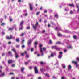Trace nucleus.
Masks as SVG:
<instances>
[{
  "instance_id": "09e8293b",
  "label": "nucleus",
  "mask_w": 79,
  "mask_h": 79,
  "mask_svg": "<svg viewBox=\"0 0 79 79\" xmlns=\"http://www.w3.org/2000/svg\"><path fill=\"white\" fill-rule=\"evenodd\" d=\"M55 30H57L58 29V27H56L55 28Z\"/></svg>"
},
{
  "instance_id": "864d4df0",
  "label": "nucleus",
  "mask_w": 79,
  "mask_h": 79,
  "mask_svg": "<svg viewBox=\"0 0 79 79\" xmlns=\"http://www.w3.org/2000/svg\"><path fill=\"white\" fill-rule=\"evenodd\" d=\"M18 2H21V0H18Z\"/></svg>"
},
{
  "instance_id": "c756f323",
  "label": "nucleus",
  "mask_w": 79,
  "mask_h": 79,
  "mask_svg": "<svg viewBox=\"0 0 79 79\" xmlns=\"http://www.w3.org/2000/svg\"><path fill=\"white\" fill-rule=\"evenodd\" d=\"M49 43L51 44H52V42L51 40H49Z\"/></svg>"
},
{
  "instance_id": "603ef678",
  "label": "nucleus",
  "mask_w": 79,
  "mask_h": 79,
  "mask_svg": "<svg viewBox=\"0 0 79 79\" xmlns=\"http://www.w3.org/2000/svg\"><path fill=\"white\" fill-rule=\"evenodd\" d=\"M27 51H25V54H27Z\"/></svg>"
},
{
  "instance_id": "7c9ffc66",
  "label": "nucleus",
  "mask_w": 79,
  "mask_h": 79,
  "mask_svg": "<svg viewBox=\"0 0 79 79\" xmlns=\"http://www.w3.org/2000/svg\"><path fill=\"white\" fill-rule=\"evenodd\" d=\"M4 25H5V23H2L1 25V26H4Z\"/></svg>"
},
{
  "instance_id": "72a5a7b5",
  "label": "nucleus",
  "mask_w": 79,
  "mask_h": 79,
  "mask_svg": "<svg viewBox=\"0 0 79 79\" xmlns=\"http://www.w3.org/2000/svg\"><path fill=\"white\" fill-rule=\"evenodd\" d=\"M8 53L9 55H11V52L10 51L8 52Z\"/></svg>"
},
{
  "instance_id": "0e129e2a",
  "label": "nucleus",
  "mask_w": 79,
  "mask_h": 79,
  "mask_svg": "<svg viewBox=\"0 0 79 79\" xmlns=\"http://www.w3.org/2000/svg\"><path fill=\"white\" fill-rule=\"evenodd\" d=\"M77 12H78V13L79 12V8H78V9L77 10Z\"/></svg>"
},
{
  "instance_id": "20e7f679",
  "label": "nucleus",
  "mask_w": 79,
  "mask_h": 79,
  "mask_svg": "<svg viewBox=\"0 0 79 79\" xmlns=\"http://www.w3.org/2000/svg\"><path fill=\"white\" fill-rule=\"evenodd\" d=\"M34 71L35 73V74H38L39 72L38 71V69H37V67L36 66L35 67Z\"/></svg>"
},
{
  "instance_id": "9b49d317",
  "label": "nucleus",
  "mask_w": 79,
  "mask_h": 79,
  "mask_svg": "<svg viewBox=\"0 0 79 79\" xmlns=\"http://www.w3.org/2000/svg\"><path fill=\"white\" fill-rule=\"evenodd\" d=\"M36 25L34 26L33 27L34 28V29H36V28H37V26L38 25V22H37L36 24Z\"/></svg>"
},
{
  "instance_id": "5701e85b",
  "label": "nucleus",
  "mask_w": 79,
  "mask_h": 79,
  "mask_svg": "<svg viewBox=\"0 0 79 79\" xmlns=\"http://www.w3.org/2000/svg\"><path fill=\"white\" fill-rule=\"evenodd\" d=\"M62 66L63 68H66V66L64 64H63Z\"/></svg>"
},
{
  "instance_id": "c03bdc74",
  "label": "nucleus",
  "mask_w": 79,
  "mask_h": 79,
  "mask_svg": "<svg viewBox=\"0 0 79 79\" xmlns=\"http://www.w3.org/2000/svg\"><path fill=\"white\" fill-rule=\"evenodd\" d=\"M70 14H73V12H72V11H71L70 12Z\"/></svg>"
},
{
  "instance_id": "cd10ccee",
  "label": "nucleus",
  "mask_w": 79,
  "mask_h": 79,
  "mask_svg": "<svg viewBox=\"0 0 79 79\" xmlns=\"http://www.w3.org/2000/svg\"><path fill=\"white\" fill-rule=\"evenodd\" d=\"M61 34L60 33H58V36L59 37H60L61 36Z\"/></svg>"
},
{
  "instance_id": "680f3d73",
  "label": "nucleus",
  "mask_w": 79,
  "mask_h": 79,
  "mask_svg": "<svg viewBox=\"0 0 79 79\" xmlns=\"http://www.w3.org/2000/svg\"><path fill=\"white\" fill-rule=\"evenodd\" d=\"M61 79H64V77H62Z\"/></svg>"
},
{
  "instance_id": "338daca9",
  "label": "nucleus",
  "mask_w": 79,
  "mask_h": 79,
  "mask_svg": "<svg viewBox=\"0 0 79 79\" xmlns=\"http://www.w3.org/2000/svg\"><path fill=\"white\" fill-rule=\"evenodd\" d=\"M38 79H41V77H39Z\"/></svg>"
},
{
  "instance_id": "6e6552de",
  "label": "nucleus",
  "mask_w": 79,
  "mask_h": 79,
  "mask_svg": "<svg viewBox=\"0 0 79 79\" xmlns=\"http://www.w3.org/2000/svg\"><path fill=\"white\" fill-rule=\"evenodd\" d=\"M6 38L7 39H13V37L12 36V35H10V37L8 36H6Z\"/></svg>"
},
{
  "instance_id": "6e6d98bb",
  "label": "nucleus",
  "mask_w": 79,
  "mask_h": 79,
  "mask_svg": "<svg viewBox=\"0 0 79 79\" xmlns=\"http://www.w3.org/2000/svg\"><path fill=\"white\" fill-rule=\"evenodd\" d=\"M25 15L26 16H27V14H26Z\"/></svg>"
},
{
  "instance_id": "c85d7f7f",
  "label": "nucleus",
  "mask_w": 79,
  "mask_h": 79,
  "mask_svg": "<svg viewBox=\"0 0 79 79\" xmlns=\"http://www.w3.org/2000/svg\"><path fill=\"white\" fill-rule=\"evenodd\" d=\"M34 51V48H31V52H33Z\"/></svg>"
},
{
  "instance_id": "49530a36",
  "label": "nucleus",
  "mask_w": 79,
  "mask_h": 79,
  "mask_svg": "<svg viewBox=\"0 0 79 79\" xmlns=\"http://www.w3.org/2000/svg\"><path fill=\"white\" fill-rule=\"evenodd\" d=\"M13 28H10L9 29V30H12V29H13Z\"/></svg>"
},
{
  "instance_id": "7ed1b4c3",
  "label": "nucleus",
  "mask_w": 79,
  "mask_h": 79,
  "mask_svg": "<svg viewBox=\"0 0 79 79\" xmlns=\"http://www.w3.org/2000/svg\"><path fill=\"white\" fill-rule=\"evenodd\" d=\"M52 48H55L56 50H60V49H61V48H57V46H53L52 47Z\"/></svg>"
},
{
  "instance_id": "f704fd0d",
  "label": "nucleus",
  "mask_w": 79,
  "mask_h": 79,
  "mask_svg": "<svg viewBox=\"0 0 79 79\" xmlns=\"http://www.w3.org/2000/svg\"><path fill=\"white\" fill-rule=\"evenodd\" d=\"M76 60L77 61H79V58L78 57H77L76 58Z\"/></svg>"
},
{
  "instance_id": "6ab92c4d",
  "label": "nucleus",
  "mask_w": 79,
  "mask_h": 79,
  "mask_svg": "<svg viewBox=\"0 0 79 79\" xmlns=\"http://www.w3.org/2000/svg\"><path fill=\"white\" fill-rule=\"evenodd\" d=\"M5 76V73H3L1 75H0V77H2V76Z\"/></svg>"
},
{
  "instance_id": "473e14b6",
  "label": "nucleus",
  "mask_w": 79,
  "mask_h": 79,
  "mask_svg": "<svg viewBox=\"0 0 79 79\" xmlns=\"http://www.w3.org/2000/svg\"><path fill=\"white\" fill-rule=\"evenodd\" d=\"M43 50L44 51H45V50H46V48H43Z\"/></svg>"
},
{
  "instance_id": "e2e57ef3",
  "label": "nucleus",
  "mask_w": 79,
  "mask_h": 79,
  "mask_svg": "<svg viewBox=\"0 0 79 79\" xmlns=\"http://www.w3.org/2000/svg\"><path fill=\"white\" fill-rule=\"evenodd\" d=\"M41 21H42V19H40L39 20V22H41Z\"/></svg>"
},
{
  "instance_id": "8fccbe9b",
  "label": "nucleus",
  "mask_w": 79,
  "mask_h": 79,
  "mask_svg": "<svg viewBox=\"0 0 79 79\" xmlns=\"http://www.w3.org/2000/svg\"><path fill=\"white\" fill-rule=\"evenodd\" d=\"M26 57H27V58H29V55H27L26 56Z\"/></svg>"
},
{
  "instance_id": "4468645a",
  "label": "nucleus",
  "mask_w": 79,
  "mask_h": 79,
  "mask_svg": "<svg viewBox=\"0 0 79 79\" xmlns=\"http://www.w3.org/2000/svg\"><path fill=\"white\" fill-rule=\"evenodd\" d=\"M32 42V41L31 40H29L28 41V45H30L31 44V43Z\"/></svg>"
},
{
  "instance_id": "79ce46f5",
  "label": "nucleus",
  "mask_w": 79,
  "mask_h": 79,
  "mask_svg": "<svg viewBox=\"0 0 79 79\" xmlns=\"http://www.w3.org/2000/svg\"><path fill=\"white\" fill-rule=\"evenodd\" d=\"M24 42V40H22V44H23V43Z\"/></svg>"
},
{
  "instance_id": "de8ad7c7",
  "label": "nucleus",
  "mask_w": 79,
  "mask_h": 79,
  "mask_svg": "<svg viewBox=\"0 0 79 79\" xmlns=\"http://www.w3.org/2000/svg\"><path fill=\"white\" fill-rule=\"evenodd\" d=\"M21 55L23 56H24V53H22L21 54Z\"/></svg>"
},
{
  "instance_id": "1a4fd4ad",
  "label": "nucleus",
  "mask_w": 79,
  "mask_h": 79,
  "mask_svg": "<svg viewBox=\"0 0 79 79\" xmlns=\"http://www.w3.org/2000/svg\"><path fill=\"white\" fill-rule=\"evenodd\" d=\"M29 4L30 5V10H32L33 8L32 7V4L29 3Z\"/></svg>"
},
{
  "instance_id": "39448f33",
  "label": "nucleus",
  "mask_w": 79,
  "mask_h": 79,
  "mask_svg": "<svg viewBox=\"0 0 79 79\" xmlns=\"http://www.w3.org/2000/svg\"><path fill=\"white\" fill-rule=\"evenodd\" d=\"M12 50L15 52V57L16 58H18V55H17V53H16V50H15V49H13Z\"/></svg>"
},
{
  "instance_id": "a19ab883",
  "label": "nucleus",
  "mask_w": 79,
  "mask_h": 79,
  "mask_svg": "<svg viewBox=\"0 0 79 79\" xmlns=\"http://www.w3.org/2000/svg\"><path fill=\"white\" fill-rule=\"evenodd\" d=\"M39 12H38L37 13H36V15H39Z\"/></svg>"
},
{
  "instance_id": "4be33fe9",
  "label": "nucleus",
  "mask_w": 79,
  "mask_h": 79,
  "mask_svg": "<svg viewBox=\"0 0 79 79\" xmlns=\"http://www.w3.org/2000/svg\"><path fill=\"white\" fill-rule=\"evenodd\" d=\"M55 17H56V18H58V15L57 14H55Z\"/></svg>"
},
{
  "instance_id": "e433bc0d",
  "label": "nucleus",
  "mask_w": 79,
  "mask_h": 79,
  "mask_svg": "<svg viewBox=\"0 0 79 79\" xmlns=\"http://www.w3.org/2000/svg\"><path fill=\"white\" fill-rule=\"evenodd\" d=\"M24 34H23V33H22V34H21V35H20V36H22V37H23V35H24Z\"/></svg>"
},
{
  "instance_id": "69168bd1",
  "label": "nucleus",
  "mask_w": 79,
  "mask_h": 79,
  "mask_svg": "<svg viewBox=\"0 0 79 79\" xmlns=\"http://www.w3.org/2000/svg\"><path fill=\"white\" fill-rule=\"evenodd\" d=\"M40 56V54H38L37 55V56Z\"/></svg>"
},
{
  "instance_id": "dca6fc26",
  "label": "nucleus",
  "mask_w": 79,
  "mask_h": 79,
  "mask_svg": "<svg viewBox=\"0 0 79 79\" xmlns=\"http://www.w3.org/2000/svg\"><path fill=\"white\" fill-rule=\"evenodd\" d=\"M68 70H70V69H71V66L70 65H69V66H68Z\"/></svg>"
},
{
  "instance_id": "aec40b11",
  "label": "nucleus",
  "mask_w": 79,
  "mask_h": 79,
  "mask_svg": "<svg viewBox=\"0 0 79 79\" xmlns=\"http://www.w3.org/2000/svg\"><path fill=\"white\" fill-rule=\"evenodd\" d=\"M45 75L46 76L48 77H50V75L48 74H45Z\"/></svg>"
},
{
  "instance_id": "3c124183",
  "label": "nucleus",
  "mask_w": 79,
  "mask_h": 79,
  "mask_svg": "<svg viewBox=\"0 0 79 79\" xmlns=\"http://www.w3.org/2000/svg\"><path fill=\"white\" fill-rule=\"evenodd\" d=\"M37 51H36L35 52V54H37Z\"/></svg>"
},
{
  "instance_id": "052dcab7",
  "label": "nucleus",
  "mask_w": 79,
  "mask_h": 79,
  "mask_svg": "<svg viewBox=\"0 0 79 79\" xmlns=\"http://www.w3.org/2000/svg\"><path fill=\"white\" fill-rule=\"evenodd\" d=\"M76 7L77 8H79V6L76 5Z\"/></svg>"
},
{
  "instance_id": "ddd939ff",
  "label": "nucleus",
  "mask_w": 79,
  "mask_h": 79,
  "mask_svg": "<svg viewBox=\"0 0 79 79\" xmlns=\"http://www.w3.org/2000/svg\"><path fill=\"white\" fill-rule=\"evenodd\" d=\"M37 42H35L34 43V45L35 46V48H37Z\"/></svg>"
},
{
  "instance_id": "2eb2a0df",
  "label": "nucleus",
  "mask_w": 79,
  "mask_h": 79,
  "mask_svg": "<svg viewBox=\"0 0 79 79\" xmlns=\"http://www.w3.org/2000/svg\"><path fill=\"white\" fill-rule=\"evenodd\" d=\"M67 48H71V49H72V48H73V47H72V46H71V45H69V46H68L67 47Z\"/></svg>"
},
{
  "instance_id": "a211bd4d",
  "label": "nucleus",
  "mask_w": 79,
  "mask_h": 79,
  "mask_svg": "<svg viewBox=\"0 0 79 79\" xmlns=\"http://www.w3.org/2000/svg\"><path fill=\"white\" fill-rule=\"evenodd\" d=\"M24 70V68L22 67L21 68V71L22 73H23V71Z\"/></svg>"
},
{
  "instance_id": "c9c22d12",
  "label": "nucleus",
  "mask_w": 79,
  "mask_h": 79,
  "mask_svg": "<svg viewBox=\"0 0 79 79\" xmlns=\"http://www.w3.org/2000/svg\"><path fill=\"white\" fill-rule=\"evenodd\" d=\"M73 38H74V39H76V36H74Z\"/></svg>"
},
{
  "instance_id": "a878e982",
  "label": "nucleus",
  "mask_w": 79,
  "mask_h": 79,
  "mask_svg": "<svg viewBox=\"0 0 79 79\" xmlns=\"http://www.w3.org/2000/svg\"><path fill=\"white\" fill-rule=\"evenodd\" d=\"M40 71L41 72H43V71H44V69L43 68H41L40 69Z\"/></svg>"
},
{
  "instance_id": "423d86ee",
  "label": "nucleus",
  "mask_w": 79,
  "mask_h": 79,
  "mask_svg": "<svg viewBox=\"0 0 79 79\" xmlns=\"http://www.w3.org/2000/svg\"><path fill=\"white\" fill-rule=\"evenodd\" d=\"M59 54L60 55L59 56L58 58L60 59L61 58H62V54H63V52H59Z\"/></svg>"
},
{
  "instance_id": "412c9836",
  "label": "nucleus",
  "mask_w": 79,
  "mask_h": 79,
  "mask_svg": "<svg viewBox=\"0 0 79 79\" xmlns=\"http://www.w3.org/2000/svg\"><path fill=\"white\" fill-rule=\"evenodd\" d=\"M16 41L17 42H19V38H17L16 39Z\"/></svg>"
},
{
  "instance_id": "bb28decb",
  "label": "nucleus",
  "mask_w": 79,
  "mask_h": 79,
  "mask_svg": "<svg viewBox=\"0 0 79 79\" xmlns=\"http://www.w3.org/2000/svg\"><path fill=\"white\" fill-rule=\"evenodd\" d=\"M64 52L66 53L67 52V50L66 49H64Z\"/></svg>"
},
{
  "instance_id": "37998d69",
  "label": "nucleus",
  "mask_w": 79,
  "mask_h": 79,
  "mask_svg": "<svg viewBox=\"0 0 79 79\" xmlns=\"http://www.w3.org/2000/svg\"><path fill=\"white\" fill-rule=\"evenodd\" d=\"M10 75H12V74H13V73H10Z\"/></svg>"
},
{
  "instance_id": "13d9d810",
  "label": "nucleus",
  "mask_w": 79,
  "mask_h": 79,
  "mask_svg": "<svg viewBox=\"0 0 79 79\" xmlns=\"http://www.w3.org/2000/svg\"><path fill=\"white\" fill-rule=\"evenodd\" d=\"M45 30H43L42 31V33H44V32H45Z\"/></svg>"
},
{
  "instance_id": "0eeeda50",
  "label": "nucleus",
  "mask_w": 79,
  "mask_h": 79,
  "mask_svg": "<svg viewBox=\"0 0 79 79\" xmlns=\"http://www.w3.org/2000/svg\"><path fill=\"white\" fill-rule=\"evenodd\" d=\"M72 63H74L75 64H76V67H77H77H79V65H77V61H73Z\"/></svg>"
},
{
  "instance_id": "a18cd8bd",
  "label": "nucleus",
  "mask_w": 79,
  "mask_h": 79,
  "mask_svg": "<svg viewBox=\"0 0 79 79\" xmlns=\"http://www.w3.org/2000/svg\"><path fill=\"white\" fill-rule=\"evenodd\" d=\"M2 21H3V19H1V23H2Z\"/></svg>"
},
{
  "instance_id": "b1692460",
  "label": "nucleus",
  "mask_w": 79,
  "mask_h": 79,
  "mask_svg": "<svg viewBox=\"0 0 79 79\" xmlns=\"http://www.w3.org/2000/svg\"><path fill=\"white\" fill-rule=\"evenodd\" d=\"M30 61V60H29L28 62H27L25 63V65H27L28 64V63H29V62Z\"/></svg>"
},
{
  "instance_id": "f8f14e48",
  "label": "nucleus",
  "mask_w": 79,
  "mask_h": 79,
  "mask_svg": "<svg viewBox=\"0 0 79 79\" xmlns=\"http://www.w3.org/2000/svg\"><path fill=\"white\" fill-rule=\"evenodd\" d=\"M53 56H54V55H53V53H52L50 56H48V58H50L51 57H53Z\"/></svg>"
},
{
  "instance_id": "bf43d9fd",
  "label": "nucleus",
  "mask_w": 79,
  "mask_h": 79,
  "mask_svg": "<svg viewBox=\"0 0 79 79\" xmlns=\"http://www.w3.org/2000/svg\"><path fill=\"white\" fill-rule=\"evenodd\" d=\"M13 21V20L12 19H10V21Z\"/></svg>"
},
{
  "instance_id": "4c0bfd02",
  "label": "nucleus",
  "mask_w": 79,
  "mask_h": 79,
  "mask_svg": "<svg viewBox=\"0 0 79 79\" xmlns=\"http://www.w3.org/2000/svg\"><path fill=\"white\" fill-rule=\"evenodd\" d=\"M22 48H24L25 47V46L24 45H23L22 46Z\"/></svg>"
},
{
  "instance_id": "5fc2aeb1",
  "label": "nucleus",
  "mask_w": 79,
  "mask_h": 79,
  "mask_svg": "<svg viewBox=\"0 0 79 79\" xmlns=\"http://www.w3.org/2000/svg\"><path fill=\"white\" fill-rule=\"evenodd\" d=\"M11 42H8V44H11Z\"/></svg>"
},
{
  "instance_id": "f3484780",
  "label": "nucleus",
  "mask_w": 79,
  "mask_h": 79,
  "mask_svg": "<svg viewBox=\"0 0 79 79\" xmlns=\"http://www.w3.org/2000/svg\"><path fill=\"white\" fill-rule=\"evenodd\" d=\"M69 6H72V7H74V5L73 4H69Z\"/></svg>"
},
{
  "instance_id": "f257e3e1",
  "label": "nucleus",
  "mask_w": 79,
  "mask_h": 79,
  "mask_svg": "<svg viewBox=\"0 0 79 79\" xmlns=\"http://www.w3.org/2000/svg\"><path fill=\"white\" fill-rule=\"evenodd\" d=\"M24 23V22L23 21H22L21 22L20 24V27L19 28V30H22L23 29V24Z\"/></svg>"
},
{
  "instance_id": "9d476101",
  "label": "nucleus",
  "mask_w": 79,
  "mask_h": 79,
  "mask_svg": "<svg viewBox=\"0 0 79 79\" xmlns=\"http://www.w3.org/2000/svg\"><path fill=\"white\" fill-rule=\"evenodd\" d=\"M14 62V61L12 60H9L8 61V63H9V64H10V63H13V62Z\"/></svg>"
},
{
  "instance_id": "774afa93",
  "label": "nucleus",
  "mask_w": 79,
  "mask_h": 79,
  "mask_svg": "<svg viewBox=\"0 0 79 79\" xmlns=\"http://www.w3.org/2000/svg\"><path fill=\"white\" fill-rule=\"evenodd\" d=\"M47 10H45V11H44V13H47Z\"/></svg>"
},
{
  "instance_id": "f03ea898",
  "label": "nucleus",
  "mask_w": 79,
  "mask_h": 79,
  "mask_svg": "<svg viewBox=\"0 0 79 79\" xmlns=\"http://www.w3.org/2000/svg\"><path fill=\"white\" fill-rule=\"evenodd\" d=\"M40 52L41 53H42L41 55V56H43L44 55V53H43V51L42 50V48H41L42 47V44L40 45Z\"/></svg>"
},
{
  "instance_id": "58836bf2",
  "label": "nucleus",
  "mask_w": 79,
  "mask_h": 79,
  "mask_svg": "<svg viewBox=\"0 0 79 79\" xmlns=\"http://www.w3.org/2000/svg\"><path fill=\"white\" fill-rule=\"evenodd\" d=\"M27 29H30V27H27Z\"/></svg>"
},
{
  "instance_id": "393cba45",
  "label": "nucleus",
  "mask_w": 79,
  "mask_h": 79,
  "mask_svg": "<svg viewBox=\"0 0 79 79\" xmlns=\"http://www.w3.org/2000/svg\"><path fill=\"white\" fill-rule=\"evenodd\" d=\"M56 44H61V43L60 42H58L56 43Z\"/></svg>"
},
{
  "instance_id": "4d7b16f0",
  "label": "nucleus",
  "mask_w": 79,
  "mask_h": 79,
  "mask_svg": "<svg viewBox=\"0 0 79 79\" xmlns=\"http://www.w3.org/2000/svg\"><path fill=\"white\" fill-rule=\"evenodd\" d=\"M12 79H15V77H12Z\"/></svg>"
},
{
  "instance_id": "ea45409f",
  "label": "nucleus",
  "mask_w": 79,
  "mask_h": 79,
  "mask_svg": "<svg viewBox=\"0 0 79 79\" xmlns=\"http://www.w3.org/2000/svg\"><path fill=\"white\" fill-rule=\"evenodd\" d=\"M15 65L14 64L12 65V67H15Z\"/></svg>"
},
{
  "instance_id": "2f4dec72",
  "label": "nucleus",
  "mask_w": 79,
  "mask_h": 79,
  "mask_svg": "<svg viewBox=\"0 0 79 79\" xmlns=\"http://www.w3.org/2000/svg\"><path fill=\"white\" fill-rule=\"evenodd\" d=\"M16 47H17V48H19V45H16Z\"/></svg>"
}]
</instances>
